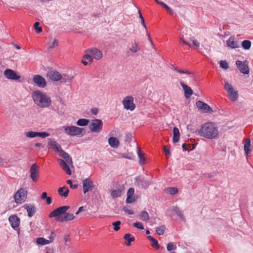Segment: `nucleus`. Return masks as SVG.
Listing matches in <instances>:
<instances>
[{
  "mask_svg": "<svg viewBox=\"0 0 253 253\" xmlns=\"http://www.w3.org/2000/svg\"><path fill=\"white\" fill-rule=\"evenodd\" d=\"M48 145L59 153L64 160L58 159V162L62 169L68 175L72 174L71 169H73V163L71 157L65 152L57 141L53 138L48 139Z\"/></svg>",
  "mask_w": 253,
  "mask_h": 253,
  "instance_id": "nucleus-1",
  "label": "nucleus"
},
{
  "mask_svg": "<svg viewBox=\"0 0 253 253\" xmlns=\"http://www.w3.org/2000/svg\"><path fill=\"white\" fill-rule=\"evenodd\" d=\"M219 130L217 125L213 122L204 124L201 128L196 131V133L207 139H216L219 135Z\"/></svg>",
  "mask_w": 253,
  "mask_h": 253,
  "instance_id": "nucleus-2",
  "label": "nucleus"
},
{
  "mask_svg": "<svg viewBox=\"0 0 253 253\" xmlns=\"http://www.w3.org/2000/svg\"><path fill=\"white\" fill-rule=\"evenodd\" d=\"M32 97L34 103L40 108H47L51 105L50 97L45 92L35 90L32 93Z\"/></svg>",
  "mask_w": 253,
  "mask_h": 253,
  "instance_id": "nucleus-3",
  "label": "nucleus"
},
{
  "mask_svg": "<svg viewBox=\"0 0 253 253\" xmlns=\"http://www.w3.org/2000/svg\"><path fill=\"white\" fill-rule=\"evenodd\" d=\"M70 207L64 206L59 207L53 210L49 214L50 218L56 217V220L59 222H64L73 220L75 216L72 213L66 212Z\"/></svg>",
  "mask_w": 253,
  "mask_h": 253,
  "instance_id": "nucleus-4",
  "label": "nucleus"
},
{
  "mask_svg": "<svg viewBox=\"0 0 253 253\" xmlns=\"http://www.w3.org/2000/svg\"><path fill=\"white\" fill-rule=\"evenodd\" d=\"M65 132L70 136L81 137L84 135L85 133L84 128L71 126H63Z\"/></svg>",
  "mask_w": 253,
  "mask_h": 253,
  "instance_id": "nucleus-5",
  "label": "nucleus"
},
{
  "mask_svg": "<svg viewBox=\"0 0 253 253\" xmlns=\"http://www.w3.org/2000/svg\"><path fill=\"white\" fill-rule=\"evenodd\" d=\"M224 88L227 92L228 97L232 101H236L239 97L238 91L231 83L225 80H224Z\"/></svg>",
  "mask_w": 253,
  "mask_h": 253,
  "instance_id": "nucleus-6",
  "label": "nucleus"
},
{
  "mask_svg": "<svg viewBox=\"0 0 253 253\" xmlns=\"http://www.w3.org/2000/svg\"><path fill=\"white\" fill-rule=\"evenodd\" d=\"M85 53L84 58L88 60L90 62H92L93 59L99 60L103 56L102 52L96 48L87 49Z\"/></svg>",
  "mask_w": 253,
  "mask_h": 253,
  "instance_id": "nucleus-7",
  "label": "nucleus"
},
{
  "mask_svg": "<svg viewBox=\"0 0 253 253\" xmlns=\"http://www.w3.org/2000/svg\"><path fill=\"white\" fill-rule=\"evenodd\" d=\"M27 197V191L24 188L19 189L14 195V202L17 205H20L25 202Z\"/></svg>",
  "mask_w": 253,
  "mask_h": 253,
  "instance_id": "nucleus-8",
  "label": "nucleus"
},
{
  "mask_svg": "<svg viewBox=\"0 0 253 253\" xmlns=\"http://www.w3.org/2000/svg\"><path fill=\"white\" fill-rule=\"evenodd\" d=\"M166 214L169 217H173L176 214L181 220L184 221H185V218L182 211L177 207L172 206L169 207L166 211Z\"/></svg>",
  "mask_w": 253,
  "mask_h": 253,
  "instance_id": "nucleus-9",
  "label": "nucleus"
},
{
  "mask_svg": "<svg viewBox=\"0 0 253 253\" xmlns=\"http://www.w3.org/2000/svg\"><path fill=\"white\" fill-rule=\"evenodd\" d=\"M122 104L124 108L127 110L133 111L136 107L133 97L130 95L125 97L122 101Z\"/></svg>",
  "mask_w": 253,
  "mask_h": 253,
  "instance_id": "nucleus-10",
  "label": "nucleus"
},
{
  "mask_svg": "<svg viewBox=\"0 0 253 253\" xmlns=\"http://www.w3.org/2000/svg\"><path fill=\"white\" fill-rule=\"evenodd\" d=\"M103 122L101 120H92L89 126V128L92 132H99L102 129Z\"/></svg>",
  "mask_w": 253,
  "mask_h": 253,
  "instance_id": "nucleus-11",
  "label": "nucleus"
},
{
  "mask_svg": "<svg viewBox=\"0 0 253 253\" xmlns=\"http://www.w3.org/2000/svg\"><path fill=\"white\" fill-rule=\"evenodd\" d=\"M179 39L180 42L184 44L191 46V45L188 42V41L190 40L191 42H192L193 45L195 46L196 47H200V42L197 40H196L194 37H184V35L182 34L181 36H180Z\"/></svg>",
  "mask_w": 253,
  "mask_h": 253,
  "instance_id": "nucleus-12",
  "label": "nucleus"
},
{
  "mask_svg": "<svg viewBox=\"0 0 253 253\" xmlns=\"http://www.w3.org/2000/svg\"><path fill=\"white\" fill-rule=\"evenodd\" d=\"M50 135V134L45 131L37 132L33 131H29L25 133L26 137L29 138H34L37 137H40L42 138H46Z\"/></svg>",
  "mask_w": 253,
  "mask_h": 253,
  "instance_id": "nucleus-13",
  "label": "nucleus"
},
{
  "mask_svg": "<svg viewBox=\"0 0 253 253\" xmlns=\"http://www.w3.org/2000/svg\"><path fill=\"white\" fill-rule=\"evenodd\" d=\"M8 221L11 227L19 233V226L20 223V219L16 215H11L8 218Z\"/></svg>",
  "mask_w": 253,
  "mask_h": 253,
  "instance_id": "nucleus-14",
  "label": "nucleus"
},
{
  "mask_svg": "<svg viewBox=\"0 0 253 253\" xmlns=\"http://www.w3.org/2000/svg\"><path fill=\"white\" fill-rule=\"evenodd\" d=\"M248 63V61L247 60L244 61L237 60L236 62V64L238 68L240 71L244 74H248L249 73Z\"/></svg>",
  "mask_w": 253,
  "mask_h": 253,
  "instance_id": "nucleus-15",
  "label": "nucleus"
},
{
  "mask_svg": "<svg viewBox=\"0 0 253 253\" xmlns=\"http://www.w3.org/2000/svg\"><path fill=\"white\" fill-rule=\"evenodd\" d=\"M5 77L11 80H18L21 77L15 71L11 69H6L3 73Z\"/></svg>",
  "mask_w": 253,
  "mask_h": 253,
  "instance_id": "nucleus-16",
  "label": "nucleus"
},
{
  "mask_svg": "<svg viewBox=\"0 0 253 253\" xmlns=\"http://www.w3.org/2000/svg\"><path fill=\"white\" fill-rule=\"evenodd\" d=\"M94 187L93 181L88 178H85L83 181V189L84 194L91 191Z\"/></svg>",
  "mask_w": 253,
  "mask_h": 253,
  "instance_id": "nucleus-17",
  "label": "nucleus"
},
{
  "mask_svg": "<svg viewBox=\"0 0 253 253\" xmlns=\"http://www.w3.org/2000/svg\"><path fill=\"white\" fill-rule=\"evenodd\" d=\"M33 81L35 84L41 88H44L46 85L45 79L40 75H35L33 77Z\"/></svg>",
  "mask_w": 253,
  "mask_h": 253,
  "instance_id": "nucleus-18",
  "label": "nucleus"
},
{
  "mask_svg": "<svg viewBox=\"0 0 253 253\" xmlns=\"http://www.w3.org/2000/svg\"><path fill=\"white\" fill-rule=\"evenodd\" d=\"M39 176V167L36 164L32 165L30 168V177L34 181L38 180Z\"/></svg>",
  "mask_w": 253,
  "mask_h": 253,
  "instance_id": "nucleus-19",
  "label": "nucleus"
},
{
  "mask_svg": "<svg viewBox=\"0 0 253 253\" xmlns=\"http://www.w3.org/2000/svg\"><path fill=\"white\" fill-rule=\"evenodd\" d=\"M47 77L53 81H58L62 79V75L58 72L55 71L48 72Z\"/></svg>",
  "mask_w": 253,
  "mask_h": 253,
  "instance_id": "nucleus-20",
  "label": "nucleus"
},
{
  "mask_svg": "<svg viewBox=\"0 0 253 253\" xmlns=\"http://www.w3.org/2000/svg\"><path fill=\"white\" fill-rule=\"evenodd\" d=\"M196 106L197 108L204 111L206 113L212 112V109L206 103L201 101H198L196 102Z\"/></svg>",
  "mask_w": 253,
  "mask_h": 253,
  "instance_id": "nucleus-21",
  "label": "nucleus"
},
{
  "mask_svg": "<svg viewBox=\"0 0 253 253\" xmlns=\"http://www.w3.org/2000/svg\"><path fill=\"white\" fill-rule=\"evenodd\" d=\"M180 85L184 91V96L186 98H189L193 93L191 88L185 84L183 82H180Z\"/></svg>",
  "mask_w": 253,
  "mask_h": 253,
  "instance_id": "nucleus-22",
  "label": "nucleus"
},
{
  "mask_svg": "<svg viewBox=\"0 0 253 253\" xmlns=\"http://www.w3.org/2000/svg\"><path fill=\"white\" fill-rule=\"evenodd\" d=\"M227 46L231 48H236L240 47L239 42L235 40L233 37H230L226 41Z\"/></svg>",
  "mask_w": 253,
  "mask_h": 253,
  "instance_id": "nucleus-23",
  "label": "nucleus"
},
{
  "mask_svg": "<svg viewBox=\"0 0 253 253\" xmlns=\"http://www.w3.org/2000/svg\"><path fill=\"white\" fill-rule=\"evenodd\" d=\"M134 193V189L133 188L128 189L127 192V198L126 202L127 203H132L135 201L136 199L133 196Z\"/></svg>",
  "mask_w": 253,
  "mask_h": 253,
  "instance_id": "nucleus-24",
  "label": "nucleus"
},
{
  "mask_svg": "<svg viewBox=\"0 0 253 253\" xmlns=\"http://www.w3.org/2000/svg\"><path fill=\"white\" fill-rule=\"evenodd\" d=\"M108 143L111 147L113 148H117L120 146L119 140L115 137H110L108 139Z\"/></svg>",
  "mask_w": 253,
  "mask_h": 253,
  "instance_id": "nucleus-25",
  "label": "nucleus"
},
{
  "mask_svg": "<svg viewBox=\"0 0 253 253\" xmlns=\"http://www.w3.org/2000/svg\"><path fill=\"white\" fill-rule=\"evenodd\" d=\"M23 208L27 210L29 217H32L35 214L36 210L35 207L29 204H26L23 206Z\"/></svg>",
  "mask_w": 253,
  "mask_h": 253,
  "instance_id": "nucleus-26",
  "label": "nucleus"
},
{
  "mask_svg": "<svg viewBox=\"0 0 253 253\" xmlns=\"http://www.w3.org/2000/svg\"><path fill=\"white\" fill-rule=\"evenodd\" d=\"M251 140L250 138H246L245 140V143L244 146V150L245 151V153L246 155H248L252 150L251 149Z\"/></svg>",
  "mask_w": 253,
  "mask_h": 253,
  "instance_id": "nucleus-27",
  "label": "nucleus"
},
{
  "mask_svg": "<svg viewBox=\"0 0 253 253\" xmlns=\"http://www.w3.org/2000/svg\"><path fill=\"white\" fill-rule=\"evenodd\" d=\"M140 49V46L136 42H131L128 46L129 50L132 53H136Z\"/></svg>",
  "mask_w": 253,
  "mask_h": 253,
  "instance_id": "nucleus-28",
  "label": "nucleus"
},
{
  "mask_svg": "<svg viewBox=\"0 0 253 253\" xmlns=\"http://www.w3.org/2000/svg\"><path fill=\"white\" fill-rule=\"evenodd\" d=\"M58 192L60 196L67 197L68 195L69 190L68 187L63 186L58 189Z\"/></svg>",
  "mask_w": 253,
  "mask_h": 253,
  "instance_id": "nucleus-29",
  "label": "nucleus"
},
{
  "mask_svg": "<svg viewBox=\"0 0 253 253\" xmlns=\"http://www.w3.org/2000/svg\"><path fill=\"white\" fill-rule=\"evenodd\" d=\"M124 239L126 241V246H129L131 245V242L134 241V237L129 233H127L125 235Z\"/></svg>",
  "mask_w": 253,
  "mask_h": 253,
  "instance_id": "nucleus-30",
  "label": "nucleus"
},
{
  "mask_svg": "<svg viewBox=\"0 0 253 253\" xmlns=\"http://www.w3.org/2000/svg\"><path fill=\"white\" fill-rule=\"evenodd\" d=\"M123 189H114L111 192V196L113 198H116L118 197H120L121 196L123 193Z\"/></svg>",
  "mask_w": 253,
  "mask_h": 253,
  "instance_id": "nucleus-31",
  "label": "nucleus"
},
{
  "mask_svg": "<svg viewBox=\"0 0 253 253\" xmlns=\"http://www.w3.org/2000/svg\"><path fill=\"white\" fill-rule=\"evenodd\" d=\"M173 141L174 143H176L178 141L180 137L179 129L177 127H174L173 129Z\"/></svg>",
  "mask_w": 253,
  "mask_h": 253,
  "instance_id": "nucleus-32",
  "label": "nucleus"
},
{
  "mask_svg": "<svg viewBox=\"0 0 253 253\" xmlns=\"http://www.w3.org/2000/svg\"><path fill=\"white\" fill-rule=\"evenodd\" d=\"M36 242L38 245H45L52 243V239L48 240L43 238L40 237L37 239Z\"/></svg>",
  "mask_w": 253,
  "mask_h": 253,
  "instance_id": "nucleus-33",
  "label": "nucleus"
},
{
  "mask_svg": "<svg viewBox=\"0 0 253 253\" xmlns=\"http://www.w3.org/2000/svg\"><path fill=\"white\" fill-rule=\"evenodd\" d=\"M147 239L152 242L151 246L152 247L158 249L160 247L158 241L151 236H148Z\"/></svg>",
  "mask_w": 253,
  "mask_h": 253,
  "instance_id": "nucleus-34",
  "label": "nucleus"
},
{
  "mask_svg": "<svg viewBox=\"0 0 253 253\" xmlns=\"http://www.w3.org/2000/svg\"><path fill=\"white\" fill-rule=\"evenodd\" d=\"M89 122V120L86 119H80L77 122L76 124L79 126H84L88 125Z\"/></svg>",
  "mask_w": 253,
  "mask_h": 253,
  "instance_id": "nucleus-35",
  "label": "nucleus"
},
{
  "mask_svg": "<svg viewBox=\"0 0 253 253\" xmlns=\"http://www.w3.org/2000/svg\"><path fill=\"white\" fill-rule=\"evenodd\" d=\"M139 218L143 221H147L149 220V214L146 211H142L139 215Z\"/></svg>",
  "mask_w": 253,
  "mask_h": 253,
  "instance_id": "nucleus-36",
  "label": "nucleus"
},
{
  "mask_svg": "<svg viewBox=\"0 0 253 253\" xmlns=\"http://www.w3.org/2000/svg\"><path fill=\"white\" fill-rule=\"evenodd\" d=\"M166 229L165 225H162L156 228V232L159 235H162L164 234Z\"/></svg>",
  "mask_w": 253,
  "mask_h": 253,
  "instance_id": "nucleus-37",
  "label": "nucleus"
},
{
  "mask_svg": "<svg viewBox=\"0 0 253 253\" xmlns=\"http://www.w3.org/2000/svg\"><path fill=\"white\" fill-rule=\"evenodd\" d=\"M251 42L249 40H244L242 42V46L245 50H248L251 46Z\"/></svg>",
  "mask_w": 253,
  "mask_h": 253,
  "instance_id": "nucleus-38",
  "label": "nucleus"
},
{
  "mask_svg": "<svg viewBox=\"0 0 253 253\" xmlns=\"http://www.w3.org/2000/svg\"><path fill=\"white\" fill-rule=\"evenodd\" d=\"M137 154L139 159V163L141 165H143L145 163V158L143 157V154L141 153L140 150L138 148Z\"/></svg>",
  "mask_w": 253,
  "mask_h": 253,
  "instance_id": "nucleus-39",
  "label": "nucleus"
},
{
  "mask_svg": "<svg viewBox=\"0 0 253 253\" xmlns=\"http://www.w3.org/2000/svg\"><path fill=\"white\" fill-rule=\"evenodd\" d=\"M73 78V77L72 76H69L66 74H64L63 75H62V79L61 80L62 81V82L66 83L68 81L72 80Z\"/></svg>",
  "mask_w": 253,
  "mask_h": 253,
  "instance_id": "nucleus-40",
  "label": "nucleus"
},
{
  "mask_svg": "<svg viewBox=\"0 0 253 253\" xmlns=\"http://www.w3.org/2000/svg\"><path fill=\"white\" fill-rule=\"evenodd\" d=\"M167 192L171 195H174L178 192V189L176 187H170L167 189Z\"/></svg>",
  "mask_w": 253,
  "mask_h": 253,
  "instance_id": "nucleus-41",
  "label": "nucleus"
},
{
  "mask_svg": "<svg viewBox=\"0 0 253 253\" xmlns=\"http://www.w3.org/2000/svg\"><path fill=\"white\" fill-rule=\"evenodd\" d=\"M176 249V245L173 243H169L167 245V249L168 251H171L172 250H175Z\"/></svg>",
  "mask_w": 253,
  "mask_h": 253,
  "instance_id": "nucleus-42",
  "label": "nucleus"
},
{
  "mask_svg": "<svg viewBox=\"0 0 253 253\" xmlns=\"http://www.w3.org/2000/svg\"><path fill=\"white\" fill-rule=\"evenodd\" d=\"M39 25L40 23L38 22H35L34 24V29L38 34H39L42 32V27L39 26Z\"/></svg>",
  "mask_w": 253,
  "mask_h": 253,
  "instance_id": "nucleus-43",
  "label": "nucleus"
},
{
  "mask_svg": "<svg viewBox=\"0 0 253 253\" xmlns=\"http://www.w3.org/2000/svg\"><path fill=\"white\" fill-rule=\"evenodd\" d=\"M121 222L120 221H117L113 222L112 225L114 226L113 229L116 231H118L120 229V225H121Z\"/></svg>",
  "mask_w": 253,
  "mask_h": 253,
  "instance_id": "nucleus-44",
  "label": "nucleus"
},
{
  "mask_svg": "<svg viewBox=\"0 0 253 253\" xmlns=\"http://www.w3.org/2000/svg\"><path fill=\"white\" fill-rule=\"evenodd\" d=\"M220 66L224 69H227L228 68V64L226 61L221 60L220 61Z\"/></svg>",
  "mask_w": 253,
  "mask_h": 253,
  "instance_id": "nucleus-45",
  "label": "nucleus"
},
{
  "mask_svg": "<svg viewBox=\"0 0 253 253\" xmlns=\"http://www.w3.org/2000/svg\"><path fill=\"white\" fill-rule=\"evenodd\" d=\"M133 226L135 227L142 230L144 229V226L141 222H135L133 224Z\"/></svg>",
  "mask_w": 253,
  "mask_h": 253,
  "instance_id": "nucleus-46",
  "label": "nucleus"
},
{
  "mask_svg": "<svg viewBox=\"0 0 253 253\" xmlns=\"http://www.w3.org/2000/svg\"><path fill=\"white\" fill-rule=\"evenodd\" d=\"M58 41L57 39H54L53 42L48 46L49 49H52L58 45Z\"/></svg>",
  "mask_w": 253,
  "mask_h": 253,
  "instance_id": "nucleus-47",
  "label": "nucleus"
},
{
  "mask_svg": "<svg viewBox=\"0 0 253 253\" xmlns=\"http://www.w3.org/2000/svg\"><path fill=\"white\" fill-rule=\"evenodd\" d=\"M144 181H143V179L141 177H136L135 178V182L137 183V184L138 185H141L142 186L143 185V183Z\"/></svg>",
  "mask_w": 253,
  "mask_h": 253,
  "instance_id": "nucleus-48",
  "label": "nucleus"
},
{
  "mask_svg": "<svg viewBox=\"0 0 253 253\" xmlns=\"http://www.w3.org/2000/svg\"><path fill=\"white\" fill-rule=\"evenodd\" d=\"M122 157L127 159L131 160V159H133L134 156L132 154H123L122 155Z\"/></svg>",
  "mask_w": 253,
  "mask_h": 253,
  "instance_id": "nucleus-49",
  "label": "nucleus"
},
{
  "mask_svg": "<svg viewBox=\"0 0 253 253\" xmlns=\"http://www.w3.org/2000/svg\"><path fill=\"white\" fill-rule=\"evenodd\" d=\"M67 184H68L69 185H70V186L71 188H73V189H76L78 187V185L77 184H74V185H73L72 184V180H68L67 181Z\"/></svg>",
  "mask_w": 253,
  "mask_h": 253,
  "instance_id": "nucleus-50",
  "label": "nucleus"
},
{
  "mask_svg": "<svg viewBox=\"0 0 253 253\" xmlns=\"http://www.w3.org/2000/svg\"><path fill=\"white\" fill-rule=\"evenodd\" d=\"M123 210L128 214L132 215L133 214V212L126 207L123 208Z\"/></svg>",
  "mask_w": 253,
  "mask_h": 253,
  "instance_id": "nucleus-51",
  "label": "nucleus"
},
{
  "mask_svg": "<svg viewBox=\"0 0 253 253\" xmlns=\"http://www.w3.org/2000/svg\"><path fill=\"white\" fill-rule=\"evenodd\" d=\"M0 166L2 167L6 166V162H4L1 157H0Z\"/></svg>",
  "mask_w": 253,
  "mask_h": 253,
  "instance_id": "nucleus-52",
  "label": "nucleus"
},
{
  "mask_svg": "<svg viewBox=\"0 0 253 253\" xmlns=\"http://www.w3.org/2000/svg\"><path fill=\"white\" fill-rule=\"evenodd\" d=\"M188 31L187 30H186V31H185V32L183 31V32H182V33L180 35V36H181L182 34H183V35H184V37H191V35H190V34H189L188 33Z\"/></svg>",
  "mask_w": 253,
  "mask_h": 253,
  "instance_id": "nucleus-53",
  "label": "nucleus"
},
{
  "mask_svg": "<svg viewBox=\"0 0 253 253\" xmlns=\"http://www.w3.org/2000/svg\"><path fill=\"white\" fill-rule=\"evenodd\" d=\"M54 237H55V234L53 232H51V234L49 237L48 240H51L52 239V242L53 241Z\"/></svg>",
  "mask_w": 253,
  "mask_h": 253,
  "instance_id": "nucleus-54",
  "label": "nucleus"
},
{
  "mask_svg": "<svg viewBox=\"0 0 253 253\" xmlns=\"http://www.w3.org/2000/svg\"><path fill=\"white\" fill-rule=\"evenodd\" d=\"M64 240L65 242H68L70 240V236L69 235H66L64 237Z\"/></svg>",
  "mask_w": 253,
  "mask_h": 253,
  "instance_id": "nucleus-55",
  "label": "nucleus"
},
{
  "mask_svg": "<svg viewBox=\"0 0 253 253\" xmlns=\"http://www.w3.org/2000/svg\"><path fill=\"white\" fill-rule=\"evenodd\" d=\"M167 10L170 13H172L173 11L171 10V9L168 5H167L165 7Z\"/></svg>",
  "mask_w": 253,
  "mask_h": 253,
  "instance_id": "nucleus-56",
  "label": "nucleus"
},
{
  "mask_svg": "<svg viewBox=\"0 0 253 253\" xmlns=\"http://www.w3.org/2000/svg\"><path fill=\"white\" fill-rule=\"evenodd\" d=\"M47 197V193L46 192H43L41 196V198L42 199H46Z\"/></svg>",
  "mask_w": 253,
  "mask_h": 253,
  "instance_id": "nucleus-57",
  "label": "nucleus"
},
{
  "mask_svg": "<svg viewBox=\"0 0 253 253\" xmlns=\"http://www.w3.org/2000/svg\"><path fill=\"white\" fill-rule=\"evenodd\" d=\"M164 151L167 155H169L170 154V151L167 148L166 146L164 147Z\"/></svg>",
  "mask_w": 253,
  "mask_h": 253,
  "instance_id": "nucleus-58",
  "label": "nucleus"
},
{
  "mask_svg": "<svg viewBox=\"0 0 253 253\" xmlns=\"http://www.w3.org/2000/svg\"><path fill=\"white\" fill-rule=\"evenodd\" d=\"M84 210V207H81L79 208L78 211L76 212V214H79L81 212H82Z\"/></svg>",
  "mask_w": 253,
  "mask_h": 253,
  "instance_id": "nucleus-59",
  "label": "nucleus"
},
{
  "mask_svg": "<svg viewBox=\"0 0 253 253\" xmlns=\"http://www.w3.org/2000/svg\"><path fill=\"white\" fill-rule=\"evenodd\" d=\"M46 203L48 205H49L51 204V199L50 197H47L46 198Z\"/></svg>",
  "mask_w": 253,
  "mask_h": 253,
  "instance_id": "nucleus-60",
  "label": "nucleus"
},
{
  "mask_svg": "<svg viewBox=\"0 0 253 253\" xmlns=\"http://www.w3.org/2000/svg\"><path fill=\"white\" fill-rule=\"evenodd\" d=\"M141 23L142 25H143V26L146 30L147 28H146V24L145 23V20H144V18L141 20Z\"/></svg>",
  "mask_w": 253,
  "mask_h": 253,
  "instance_id": "nucleus-61",
  "label": "nucleus"
},
{
  "mask_svg": "<svg viewBox=\"0 0 253 253\" xmlns=\"http://www.w3.org/2000/svg\"><path fill=\"white\" fill-rule=\"evenodd\" d=\"M46 253H54V251L52 249H48L46 250Z\"/></svg>",
  "mask_w": 253,
  "mask_h": 253,
  "instance_id": "nucleus-62",
  "label": "nucleus"
},
{
  "mask_svg": "<svg viewBox=\"0 0 253 253\" xmlns=\"http://www.w3.org/2000/svg\"><path fill=\"white\" fill-rule=\"evenodd\" d=\"M97 109L96 108H93L91 109V112L92 114H94V115H96L97 113Z\"/></svg>",
  "mask_w": 253,
  "mask_h": 253,
  "instance_id": "nucleus-63",
  "label": "nucleus"
},
{
  "mask_svg": "<svg viewBox=\"0 0 253 253\" xmlns=\"http://www.w3.org/2000/svg\"><path fill=\"white\" fill-rule=\"evenodd\" d=\"M157 3L160 4L161 5L163 6L164 7H165V6L167 5V4L165 3H164V2H163V1H159V2H157Z\"/></svg>",
  "mask_w": 253,
  "mask_h": 253,
  "instance_id": "nucleus-64",
  "label": "nucleus"
}]
</instances>
